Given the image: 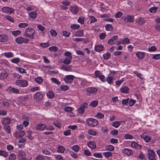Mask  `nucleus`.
<instances>
[{
	"label": "nucleus",
	"instance_id": "54",
	"mask_svg": "<svg viewBox=\"0 0 160 160\" xmlns=\"http://www.w3.org/2000/svg\"><path fill=\"white\" fill-rule=\"evenodd\" d=\"M124 79L122 78L120 80L116 81L115 82L116 85L118 86H120L121 84L124 81Z\"/></svg>",
	"mask_w": 160,
	"mask_h": 160
},
{
	"label": "nucleus",
	"instance_id": "6",
	"mask_svg": "<svg viewBox=\"0 0 160 160\" xmlns=\"http://www.w3.org/2000/svg\"><path fill=\"white\" fill-rule=\"evenodd\" d=\"M2 11L5 13L11 14L14 12V9L9 7H4L2 8Z\"/></svg>",
	"mask_w": 160,
	"mask_h": 160
},
{
	"label": "nucleus",
	"instance_id": "32",
	"mask_svg": "<svg viewBox=\"0 0 160 160\" xmlns=\"http://www.w3.org/2000/svg\"><path fill=\"white\" fill-rule=\"evenodd\" d=\"M29 16L32 18H35L37 17V13L35 11L29 12Z\"/></svg>",
	"mask_w": 160,
	"mask_h": 160
},
{
	"label": "nucleus",
	"instance_id": "49",
	"mask_svg": "<svg viewBox=\"0 0 160 160\" xmlns=\"http://www.w3.org/2000/svg\"><path fill=\"white\" fill-rule=\"evenodd\" d=\"M72 59L70 58H66L62 62L65 64H69L71 62V61Z\"/></svg>",
	"mask_w": 160,
	"mask_h": 160
},
{
	"label": "nucleus",
	"instance_id": "45",
	"mask_svg": "<svg viewBox=\"0 0 160 160\" xmlns=\"http://www.w3.org/2000/svg\"><path fill=\"white\" fill-rule=\"evenodd\" d=\"M28 25V24L26 23H19L18 26V27L21 28H25L27 27Z\"/></svg>",
	"mask_w": 160,
	"mask_h": 160
},
{
	"label": "nucleus",
	"instance_id": "3",
	"mask_svg": "<svg viewBox=\"0 0 160 160\" xmlns=\"http://www.w3.org/2000/svg\"><path fill=\"white\" fill-rule=\"evenodd\" d=\"M148 154L149 160H157L156 155L152 150L148 149Z\"/></svg>",
	"mask_w": 160,
	"mask_h": 160
},
{
	"label": "nucleus",
	"instance_id": "57",
	"mask_svg": "<svg viewBox=\"0 0 160 160\" xmlns=\"http://www.w3.org/2000/svg\"><path fill=\"white\" fill-rule=\"evenodd\" d=\"M51 80L52 82H53L55 83H56L58 85H59L61 82L57 79L55 78H52Z\"/></svg>",
	"mask_w": 160,
	"mask_h": 160
},
{
	"label": "nucleus",
	"instance_id": "55",
	"mask_svg": "<svg viewBox=\"0 0 160 160\" xmlns=\"http://www.w3.org/2000/svg\"><path fill=\"white\" fill-rule=\"evenodd\" d=\"M48 49L51 51L56 52L58 50V48L56 46H53L49 47Z\"/></svg>",
	"mask_w": 160,
	"mask_h": 160
},
{
	"label": "nucleus",
	"instance_id": "60",
	"mask_svg": "<svg viewBox=\"0 0 160 160\" xmlns=\"http://www.w3.org/2000/svg\"><path fill=\"white\" fill-rule=\"evenodd\" d=\"M64 110L65 112H70L73 110V108L70 107H66L64 108Z\"/></svg>",
	"mask_w": 160,
	"mask_h": 160
},
{
	"label": "nucleus",
	"instance_id": "42",
	"mask_svg": "<svg viewBox=\"0 0 160 160\" xmlns=\"http://www.w3.org/2000/svg\"><path fill=\"white\" fill-rule=\"evenodd\" d=\"M42 153L45 155H51L50 151L46 149H44L42 150Z\"/></svg>",
	"mask_w": 160,
	"mask_h": 160
},
{
	"label": "nucleus",
	"instance_id": "21",
	"mask_svg": "<svg viewBox=\"0 0 160 160\" xmlns=\"http://www.w3.org/2000/svg\"><path fill=\"white\" fill-rule=\"evenodd\" d=\"M103 47L102 45H98L96 46L94 48V50L97 52H100L103 50Z\"/></svg>",
	"mask_w": 160,
	"mask_h": 160
},
{
	"label": "nucleus",
	"instance_id": "20",
	"mask_svg": "<svg viewBox=\"0 0 160 160\" xmlns=\"http://www.w3.org/2000/svg\"><path fill=\"white\" fill-rule=\"evenodd\" d=\"M88 146L91 149H93L96 148V145L94 142L89 141L87 143Z\"/></svg>",
	"mask_w": 160,
	"mask_h": 160
},
{
	"label": "nucleus",
	"instance_id": "10",
	"mask_svg": "<svg viewBox=\"0 0 160 160\" xmlns=\"http://www.w3.org/2000/svg\"><path fill=\"white\" fill-rule=\"evenodd\" d=\"M118 37L117 35L113 36L110 39L108 40V43L109 45L113 44L118 40Z\"/></svg>",
	"mask_w": 160,
	"mask_h": 160
},
{
	"label": "nucleus",
	"instance_id": "51",
	"mask_svg": "<svg viewBox=\"0 0 160 160\" xmlns=\"http://www.w3.org/2000/svg\"><path fill=\"white\" fill-rule=\"evenodd\" d=\"M12 33L14 36H17L21 33V32L18 30L14 31L12 32Z\"/></svg>",
	"mask_w": 160,
	"mask_h": 160
},
{
	"label": "nucleus",
	"instance_id": "64",
	"mask_svg": "<svg viewBox=\"0 0 160 160\" xmlns=\"http://www.w3.org/2000/svg\"><path fill=\"white\" fill-rule=\"evenodd\" d=\"M17 70L21 73H26L25 70L21 68H18Z\"/></svg>",
	"mask_w": 160,
	"mask_h": 160
},
{
	"label": "nucleus",
	"instance_id": "48",
	"mask_svg": "<svg viewBox=\"0 0 160 160\" xmlns=\"http://www.w3.org/2000/svg\"><path fill=\"white\" fill-rule=\"evenodd\" d=\"M98 104V102L96 101H93L90 103V106L92 108H94L97 106Z\"/></svg>",
	"mask_w": 160,
	"mask_h": 160
},
{
	"label": "nucleus",
	"instance_id": "23",
	"mask_svg": "<svg viewBox=\"0 0 160 160\" xmlns=\"http://www.w3.org/2000/svg\"><path fill=\"white\" fill-rule=\"evenodd\" d=\"M136 56L139 59L143 58L144 56V53L141 52H138L136 53Z\"/></svg>",
	"mask_w": 160,
	"mask_h": 160
},
{
	"label": "nucleus",
	"instance_id": "28",
	"mask_svg": "<svg viewBox=\"0 0 160 160\" xmlns=\"http://www.w3.org/2000/svg\"><path fill=\"white\" fill-rule=\"evenodd\" d=\"M4 56L7 58H11L14 56L13 53L12 52H5L4 53Z\"/></svg>",
	"mask_w": 160,
	"mask_h": 160
},
{
	"label": "nucleus",
	"instance_id": "34",
	"mask_svg": "<svg viewBox=\"0 0 160 160\" xmlns=\"http://www.w3.org/2000/svg\"><path fill=\"white\" fill-rule=\"evenodd\" d=\"M122 122V121H115L112 123V125L115 128H118L120 125V122Z\"/></svg>",
	"mask_w": 160,
	"mask_h": 160
},
{
	"label": "nucleus",
	"instance_id": "8",
	"mask_svg": "<svg viewBox=\"0 0 160 160\" xmlns=\"http://www.w3.org/2000/svg\"><path fill=\"white\" fill-rule=\"evenodd\" d=\"M28 41V39L21 37H18L15 39L16 42L18 44H22L23 43H27Z\"/></svg>",
	"mask_w": 160,
	"mask_h": 160
},
{
	"label": "nucleus",
	"instance_id": "63",
	"mask_svg": "<svg viewBox=\"0 0 160 160\" xmlns=\"http://www.w3.org/2000/svg\"><path fill=\"white\" fill-rule=\"evenodd\" d=\"M28 135L27 137L30 139H33V137L32 136V132L30 131H27Z\"/></svg>",
	"mask_w": 160,
	"mask_h": 160
},
{
	"label": "nucleus",
	"instance_id": "7",
	"mask_svg": "<svg viewBox=\"0 0 160 160\" xmlns=\"http://www.w3.org/2000/svg\"><path fill=\"white\" fill-rule=\"evenodd\" d=\"M74 76L72 75H66L64 80L65 83L68 84H71L74 78Z\"/></svg>",
	"mask_w": 160,
	"mask_h": 160
},
{
	"label": "nucleus",
	"instance_id": "30",
	"mask_svg": "<svg viewBox=\"0 0 160 160\" xmlns=\"http://www.w3.org/2000/svg\"><path fill=\"white\" fill-rule=\"evenodd\" d=\"M106 151H113L114 150V147L111 145H109L107 146L105 148Z\"/></svg>",
	"mask_w": 160,
	"mask_h": 160
},
{
	"label": "nucleus",
	"instance_id": "38",
	"mask_svg": "<svg viewBox=\"0 0 160 160\" xmlns=\"http://www.w3.org/2000/svg\"><path fill=\"white\" fill-rule=\"evenodd\" d=\"M47 96L49 98H52L54 96V94L53 92L49 91L47 93Z\"/></svg>",
	"mask_w": 160,
	"mask_h": 160
},
{
	"label": "nucleus",
	"instance_id": "35",
	"mask_svg": "<svg viewBox=\"0 0 160 160\" xmlns=\"http://www.w3.org/2000/svg\"><path fill=\"white\" fill-rule=\"evenodd\" d=\"M16 156L14 153L10 154L8 156V160H15L16 159Z\"/></svg>",
	"mask_w": 160,
	"mask_h": 160
},
{
	"label": "nucleus",
	"instance_id": "58",
	"mask_svg": "<svg viewBox=\"0 0 160 160\" xmlns=\"http://www.w3.org/2000/svg\"><path fill=\"white\" fill-rule=\"evenodd\" d=\"M124 138L126 139H132L133 137L131 135L129 134H125L124 135Z\"/></svg>",
	"mask_w": 160,
	"mask_h": 160
},
{
	"label": "nucleus",
	"instance_id": "1",
	"mask_svg": "<svg viewBox=\"0 0 160 160\" xmlns=\"http://www.w3.org/2000/svg\"><path fill=\"white\" fill-rule=\"evenodd\" d=\"M35 30L31 28H28L26 29L24 36L26 37H28L31 39H33L34 38V36L35 33Z\"/></svg>",
	"mask_w": 160,
	"mask_h": 160
},
{
	"label": "nucleus",
	"instance_id": "15",
	"mask_svg": "<svg viewBox=\"0 0 160 160\" xmlns=\"http://www.w3.org/2000/svg\"><path fill=\"white\" fill-rule=\"evenodd\" d=\"M70 9L71 12L73 14L77 13L79 11L78 7L77 5H74L71 7Z\"/></svg>",
	"mask_w": 160,
	"mask_h": 160
},
{
	"label": "nucleus",
	"instance_id": "36",
	"mask_svg": "<svg viewBox=\"0 0 160 160\" xmlns=\"http://www.w3.org/2000/svg\"><path fill=\"white\" fill-rule=\"evenodd\" d=\"M0 156L6 158L8 156V152L3 150H0Z\"/></svg>",
	"mask_w": 160,
	"mask_h": 160
},
{
	"label": "nucleus",
	"instance_id": "37",
	"mask_svg": "<svg viewBox=\"0 0 160 160\" xmlns=\"http://www.w3.org/2000/svg\"><path fill=\"white\" fill-rule=\"evenodd\" d=\"M4 130L8 134H10L11 132L10 128L8 125H5L3 127Z\"/></svg>",
	"mask_w": 160,
	"mask_h": 160
},
{
	"label": "nucleus",
	"instance_id": "13",
	"mask_svg": "<svg viewBox=\"0 0 160 160\" xmlns=\"http://www.w3.org/2000/svg\"><path fill=\"white\" fill-rule=\"evenodd\" d=\"M46 125L44 124L41 123L37 124L36 129L38 130H43L45 129Z\"/></svg>",
	"mask_w": 160,
	"mask_h": 160
},
{
	"label": "nucleus",
	"instance_id": "2",
	"mask_svg": "<svg viewBox=\"0 0 160 160\" xmlns=\"http://www.w3.org/2000/svg\"><path fill=\"white\" fill-rule=\"evenodd\" d=\"M86 122L88 126L91 127L96 126L98 124V120L92 118H88L86 121Z\"/></svg>",
	"mask_w": 160,
	"mask_h": 160
},
{
	"label": "nucleus",
	"instance_id": "59",
	"mask_svg": "<svg viewBox=\"0 0 160 160\" xmlns=\"http://www.w3.org/2000/svg\"><path fill=\"white\" fill-rule=\"evenodd\" d=\"M36 160H44V158L42 155H39L36 157Z\"/></svg>",
	"mask_w": 160,
	"mask_h": 160
},
{
	"label": "nucleus",
	"instance_id": "44",
	"mask_svg": "<svg viewBox=\"0 0 160 160\" xmlns=\"http://www.w3.org/2000/svg\"><path fill=\"white\" fill-rule=\"evenodd\" d=\"M10 61L12 63L17 64L20 62V58H13Z\"/></svg>",
	"mask_w": 160,
	"mask_h": 160
},
{
	"label": "nucleus",
	"instance_id": "18",
	"mask_svg": "<svg viewBox=\"0 0 160 160\" xmlns=\"http://www.w3.org/2000/svg\"><path fill=\"white\" fill-rule=\"evenodd\" d=\"M25 134L24 131H17L15 132V135L17 138H21Z\"/></svg>",
	"mask_w": 160,
	"mask_h": 160
},
{
	"label": "nucleus",
	"instance_id": "40",
	"mask_svg": "<svg viewBox=\"0 0 160 160\" xmlns=\"http://www.w3.org/2000/svg\"><path fill=\"white\" fill-rule=\"evenodd\" d=\"M105 28L107 31H112L113 29L112 25L110 24H107L105 26Z\"/></svg>",
	"mask_w": 160,
	"mask_h": 160
},
{
	"label": "nucleus",
	"instance_id": "33",
	"mask_svg": "<svg viewBox=\"0 0 160 160\" xmlns=\"http://www.w3.org/2000/svg\"><path fill=\"white\" fill-rule=\"evenodd\" d=\"M106 81L109 84H112L113 83L112 81L113 80V77L108 76L106 77Z\"/></svg>",
	"mask_w": 160,
	"mask_h": 160
},
{
	"label": "nucleus",
	"instance_id": "53",
	"mask_svg": "<svg viewBox=\"0 0 160 160\" xmlns=\"http://www.w3.org/2000/svg\"><path fill=\"white\" fill-rule=\"evenodd\" d=\"M80 28L79 25L74 24L71 26V28L72 29L76 30Z\"/></svg>",
	"mask_w": 160,
	"mask_h": 160
},
{
	"label": "nucleus",
	"instance_id": "11",
	"mask_svg": "<svg viewBox=\"0 0 160 160\" xmlns=\"http://www.w3.org/2000/svg\"><path fill=\"white\" fill-rule=\"evenodd\" d=\"M131 146L133 148L139 150L142 148V146L141 145L135 142H132L131 143Z\"/></svg>",
	"mask_w": 160,
	"mask_h": 160
},
{
	"label": "nucleus",
	"instance_id": "52",
	"mask_svg": "<svg viewBox=\"0 0 160 160\" xmlns=\"http://www.w3.org/2000/svg\"><path fill=\"white\" fill-rule=\"evenodd\" d=\"M128 21L130 22H134V18L133 16L131 15L128 16L127 17Z\"/></svg>",
	"mask_w": 160,
	"mask_h": 160
},
{
	"label": "nucleus",
	"instance_id": "61",
	"mask_svg": "<svg viewBox=\"0 0 160 160\" xmlns=\"http://www.w3.org/2000/svg\"><path fill=\"white\" fill-rule=\"evenodd\" d=\"M89 18L91 20L90 23H92V22H94L97 21V19L93 16H90L89 17Z\"/></svg>",
	"mask_w": 160,
	"mask_h": 160
},
{
	"label": "nucleus",
	"instance_id": "17",
	"mask_svg": "<svg viewBox=\"0 0 160 160\" xmlns=\"http://www.w3.org/2000/svg\"><path fill=\"white\" fill-rule=\"evenodd\" d=\"M135 22L139 25H141L145 22V20L142 18L139 17L135 20Z\"/></svg>",
	"mask_w": 160,
	"mask_h": 160
},
{
	"label": "nucleus",
	"instance_id": "14",
	"mask_svg": "<svg viewBox=\"0 0 160 160\" xmlns=\"http://www.w3.org/2000/svg\"><path fill=\"white\" fill-rule=\"evenodd\" d=\"M1 122L3 125H6L11 122V119L8 117L4 118L1 120Z\"/></svg>",
	"mask_w": 160,
	"mask_h": 160
},
{
	"label": "nucleus",
	"instance_id": "62",
	"mask_svg": "<svg viewBox=\"0 0 160 160\" xmlns=\"http://www.w3.org/2000/svg\"><path fill=\"white\" fill-rule=\"evenodd\" d=\"M78 21L82 24H83L84 23V18L82 17H79L78 19Z\"/></svg>",
	"mask_w": 160,
	"mask_h": 160
},
{
	"label": "nucleus",
	"instance_id": "29",
	"mask_svg": "<svg viewBox=\"0 0 160 160\" xmlns=\"http://www.w3.org/2000/svg\"><path fill=\"white\" fill-rule=\"evenodd\" d=\"M8 76V74L7 72L0 73V79L3 80L6 78Z\"/></svg>",
	"mask_w": 160,
	"mask_h": 160
},
{
	"label": "nucleus",
	"instance_id": "16",
	"mask_svg": "<svg viewBox=\"0 0 160 160\" xmlns=\"http://www.w3.org/2000/svg\"><path fill=\"white\" fill-rule=\"evenodd\" d=\"M97 90V89L95 87H89L87 89V92L90 93H95Z\"/></svg>",
	"mask_w": 160,
	"mask_h": 160
},
{
	"label": "nucleus",
	"instance_id": "5",
	"mask_svg": "<svg viewBox=\"0 0 160 160\" xmlns=\"http://www.w3.org/2000/svg\"><path fill=\"white\" fill-rule=\"evenodd\" d=\"M95 77L94 78H98L102 82H105V77L103 75L101 74L100 71H96L94 72Z\"/></svg>",
	"mask_w": 160,
	"mask_h": 160
},
{
	"label": "nucleus",
	"instance_id": "26",
	"mask_svg": "<svg viewBox=\"0 0 160 160\" xmlns=\"http://www.w3.org/2000/svg\"><path fill=\"white\" fill-rule=\"evenodd\" d=\"M65 148L62 146H59L57 149V151L59 153H63L65 151Z\"/></svg>",
	"mask_w": 160,
	"mask_h": 160
},
{
	"label": "nucleus",
	"instance_id": "47",
	"mask_svg": "<svg viewBox=\"0 0 160 160\" xmlns=\"http://www.w3.org/2000/svg\"><path fill=\"white\" fill-rule=\"evenodd\" d=\"M35 80L36 82L40 84L43 82V79L40 77H38L35 78Z\"/></svg>",
	"mask_w": 160,
	"mask_h": 160
},
{
	"label": "nucleus",
	"instance_id": "9",
	"mask_svg": "<svg viewBox=\"0 0 160 160\" xmlns=\"http://www.w3.org/2000/svg\"><path fill=\"white\" fill-rule=\"evenodd\" d=\"M34 97L36 101L38 102L41 100L43 97V95L41 92H38L34 95Z\"/></svg>",
	"mask_w": 160,
	"mask_h": 160
},
{
	"label": "nucleus",
	"instance_id": "4",
	"mask_svg": "<svg viewBox=\"0 0 160 160\" xmlns=\"http://www.w3.org/2000/svg\"><path fill=\"white\" fill-rule=\"evenodd\" d=\"M15 83L16 85L22 87H25L28 85V81L25 80H17Z\"/></svg>",
	"mask_w": 160,
	"mask_h": 160
},
{
	"label": "nucleus",
	"instance_id": "56",
	"mask_svg": "<svg viewBox=\"0 0 160 160\" xmlns=\"http://www.w3.org/2000/svg\"><path fill=\"white\" fill-rule=\"evenodd\" d=\"M88 133L90 134L93 136H95L96 134V132L94 130H88Z\"/></svg>",
	"mask_w": 160,
	"mask_h": 160
},
{
	"label": "nucleus",
	"instance_id": "43",
	"mask_svg": "<svg viewBox=\"0 0 160 160\" xmlns=\"http://www.w3.org/2000/svg\"><path fill=\"white\" fill-rule=\"evenodd\" d=\"M130 43V40L128 38H125L122 41V44H128Z\"/></svg>",
	"mask_w": 160,
	"mask_h": 160
},
{
	"label": "nucleus",
	"instance_id": "19",
	"mask_svg": "<svg viewBox=\"0 0 160 160\" xmlns=\"http://www.w3.org/2000/svg\"><path fill=\"white\" fill-rule=\"evenodd\" d=\"M26 154L25 152L22 151H20L18 152V157L22 160H24L25 158Z\"/></svg>",
	"mask_w": 160,
	"mask_h": 160
},
{
	"label": "nucleus",
	"instance_id": "25",
	"mask_svg": "<svg viewBox=\"0 0 160 160\" xmlns=\"http://www.w3.org/2000/svg\"><path fill=\"white\" fill-rule=\"evenodd\" d=\"M141 137L146 142H149L151 139L150 137L148 136L146 134L145 135L144 134L142 135Z\"/></svg>",
	"mask_w": 160,
	"mask_h": 160
},
{
	"label": "nucleus",
	"instance_id": "22",
	"mask_svg": "<svg viewBox=\"0 0 160 160\" xmlns=\"http://www.w3.org/2000/svg\"><path fill=\"white\" fill-rule=\"evenodd\" d=\"M129 88L126 86H122L121 88L120 91L121 92L124 93H128L129 91Z\"/></svg>",
	"mask_w": 160,
	"mask_h": 160
},
{
	"label": "nucleus",
	"instance_id": "39",
	"mask_svg": "<svg viewBox=\"0 0 160 160\" xmlns=\"http://www.w3.org/2000/svg\"><path fill=\"white\" fill-rule=\"evenodd\" d=\"M103 154L106 158H108L112 156V153L110 152H104Z\"/></svg>",
	"mask_w": 160,
	"mask_h": 160
},
{
	"label": "nucleus",
	"instance_id": "24",
	"mask_svg": "<svg viewBox=\"0 0 160 160\" xmlns=\"http://www.w3.org/2000/svg\"><path fill=\"white\" fill-rule=\"evenodd\" d=\"M8 40L7 36L5 34L0 35V42H5Z\"/></svg>",
	"mask_w": 160,
	"mask_h": 160
},
{
	"label": "nucleus",
	"instance_id": "31",
	"mask_svg": "<svg viewBox=\"0 0 160 160\" xmlns=\"http://www.w3.org/2000/svg\"><path fill=\"white\" fill-rule=\"evenodd\" d=\"M75 36L82 37L83 35V31L79 30L75 32Z\"/></svg>",
	"mask_w": 160,
	"mask_h": 160
},
{
	"label": "nucleus",
	"instance_id": "27",
	"mask_svg": "<svg viewBox=\"0 0 160 160\" xmlns=\"http://www.w3.org/2000/svg\"><path fill=\"white\" fill-rule=\"evenodd\" d=\"M10 90L12 93L18 94L20 93L19 90L15 88L11 87H10Z\"/></svg>",
	"mask_w": 160,
	"mask_h": 160
},
{
	"label": "nucleus",
	"instance_id": "41",
	"mask_svg": "<svg viewBox=\"0 0 160 160\" xmlns=\"http://www.w3.org/2000/svg\"><path fill=\"white\" fill-rule=\"evenodd\" d=\"M158 8V7H152L149 8V11L150 12L154 13L157 11Z\"/></svg>",
	"mask_w": 160,
	"mask_h": 160
},
{
	"label": "nucleus",
	"instance_id": "12",
	"mask_svg": "<svg viewBox=\"0 0 160 160\" xmlns=\"http://www.w3.org/2000/svg\"><path fill=\"white\" fill-rule=\"evenodd\" d=\"M122 152L124 154H125L128 156L131 155L133 153V152L132 150L127 148H124L122 149Z\"/></svg>",
	"mask_w": 160,
	"mask_h": 160
},
{
	"label": "nucleus",
	"instance_id": "46",
	"mask_svg": "<svg viewBox=\"0 0 160 160\" xmlns=\"http://www.w3.org/2000/svg\"><path fill=\"white\" fill-rule=\"evenodd\" d=\"M5 18L9 21L12 22H14V20L13 18L10 16L6 15L5 17Z\"/></svg>",
	"mask_w": 160,
	"mask_h": 160
},
{
	"label": "nucleus",
	"instance_id": "50",
	"mask_svg": "<svg viewBox=\"0 0 160 160\" xmlns=\"http://www.w3.org/2000/svg\"><path fill=\"white\" fill-rule=\"evenodd\" d=\"M69 153L70 155L74 158H78L77 154L75 153L74 152L72 151H69Z\"/></svg>",
	"mask_w": 160,
	"mask_h": 160
}]
</instances>
